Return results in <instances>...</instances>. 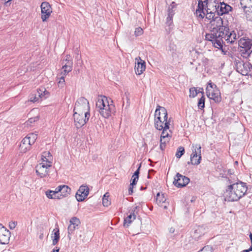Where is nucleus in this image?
<instances>
[{
    "instance_id": "nucleus-1",
    "label": "nucleus",
    "mask_w": 252,
    "mask_h": 252,
    "mask_svg": "<svg viewBox=\"0 0 252 252\" xmlns=\"http://www.w3.org/2000/svg\"><path fill=\"white\" fill-rule=\"evenodd\" d=\"M238 37L234 31H230L227 27L220 32L206 33L205 35V39L211 42L212 45L219 49H222L225 43L233 44Z\"/></svg>"
},
{
    "instance_id": "nucleus-2",
    "label": "nucleus",
    "mask_w": 252,
    "mask_h": 252,
    "mask_svg": "<svg viewBox=\"0 0 252 252\" xmlns=\"http://www.w3.org/2000/svg\"><path fill=\"white\" fill-rule=\"evenodd\" d=\"M90 107L89 101L81 97L76 101L73 109L75 125L77 128L83 126L90 117Z\"/></svg>"
},
{
    "instance_id": "nucleus-3",
    "label": "nucleus",
    "mask_w": 252,
    "mask_h": 252,
    "mask_svg": "<svg viewBox=\"0 0 252 252\" xmlns=\"http://www.w3.org/2000/svg\"><path fill=\"white\" fill-rule=\"evenodd\" d=\"M170 122L171 118L168 119L166 109L163 107L158 105L155 113V127L158 130H162L161 134L170 133H171Z\"/></svg>"
},
{
    "instance_id": "nucleus-4",
    "label": "nucleus",
    "mask_w": 252,
    "mask_h": 252,
    "mask_svg": "<svg viewBox=\"0 0 252 252\" xmlns=\"http://www.w3.org/2000/svg\"><path fill=\"white\" fill-rule=\"evenodd\" d=\"M228 185L224 192L225 200L237 201L242 198L247 191L246 184L242 182L232 183L229 180Z\"/></svg>"
},
{
    "instance_id": "nucleus-5",
    "label": "nucleus",
    "mask_w": 252,
    "mask_h": 252,
    "mask_svg": "<svg viewBox=\"0 0 252 252\" xmlns=\"http://www.w3.org/2000/svg\"><path fill=\"white\" fill-rule=\"evenodd\" d=\"M114 106L109 104L107 98L105 96H99L96 102V107L100 114L107 118L111 116Z\"/></svg>"
},
{
    "instance_id": "nucleus-6",
    "label": "nucleus",
    "mask_w": 252,
    "mask_h": 252,
    "mask_svg": "<svg viewBox=\"0 0 252 252\" xmlns=\"http://www.w3.org/2000/svg\"><path fill=\"white\" fill-rule=\"evenodd\" d=\"M206 93L208 97L213 99L215 102H220L221 101L220 91L215 84L211 82L208 83L206 89Z\"/></svg>"
},
{
    "instance_id": "nucleus-7",
    "label": "nucleus",
    "mask_w": 252,
    "mask_h": 252,
    "mask_svg": "<svg viewBox=\"0 0 252 252\" xmlns=\"http://www.w3.org/2000/svg\"><path fill=\"white\" fill-rule=\"evenodd\" d=\"M210 32L209 33H216L222 31L226 26H223L222 18L219 15L216 16L213 20L210 21L209 25Z\"/></svg>"
},
{
    "instance_id": "nucleus-8",
    "label": "nucleus",
    "mask_w": 252,
    "mask_h": 252,
    "mask_svg": "<svg viewBox=\"0 0 252 252\" xmlns=\"http://www.w3.org/2000/svg\"><path fill=\"white\" fill-rule=\"evenodd\" d=\"M238 45L242 48L241 52L244 57H248L252 54V40L241 38L238 41Z\"/></svg>"
},
{
    "instance_id": "nucleus-9",
    "label": "nucleus",
    "mask_w": 252,
    "mask_h": 252,
    "mask_svg": "<svg viewBox=\"0 0 252 252\" xmlns=\"http://www.w3.org/2000/svg\"><path fill=\"white\" fill-rule=\"evenodd\" d=\"M192 154L190 156V161L192 165H198L201 160V149L200 144H192Z\"/></svg>"
},
{
    "instance_id": "nucleus-10",
    "label": "nucleus",
    "mask_w": 252,
    "mask_h": 252,
    "mask_svg": "<svg viewBox=\"0 0 252 252\" xmlns=\"http://www.w3.org/2000/svg\"><path fill=\"white\" fill-rule=\"evenodd\" d=\"M41 18L43 22H45L50 17L52 13L51 5L46 1L42 2L41 5Z\"/></svg>"
},
{
    "instance_id": "nucleus-11",
    "label": "nucleus",
    "mask_w": 252,
    "mask_h": 252,
    "mask_svg": "<svg viewBox=\"0 0 252 252\" xmlns=\"http://www.w3.org/2000/svg\"><path fill=\"white\" fill-rule=\"evenodd\" d=\"M189 179L181 174L177 173L174 178V185L178 188H183L186 186L189 182Z\"/></svg>"
},
{
    "instance_id": "nucleus-12",
    "label": "nucleus",
    "mask_w": 252,
    "mask_h": 252,
    "mask_svg": "<svg viewBox=\"0 0 252 252\" xmlns=\"http://www.w3.org/2000/svg\"><path fill=\"white\" fill-rule=\"evenodd\" d=\"M52 165L47 164L42 162L37 164L36 167V173L40 178H44L48 175L49 168L51 167Z\"/></svg>"
},
{
    "instance_id": "nucleus-13",
    "label": "nucleus",
    "mask_w": 252,
    "mask_h": 252,
    "mask_svg": "<svg viewBox=\"0 0 252 252\" xmlns=\"http://www.w3.org/2000/svg\"><path fill=\"white\" fill-rule=\"evenodd\" d=\"M89 189L87 185H82L80 187L76 193V198L79 202L83 201L88 196Z\"/></svg>"
},
{
    "instance_id": "nucleus-14",
    "label": "nucleus",
    "mask_w": 252,
    "mask_h": 252,
    "mask_svg": "<svg viewBox=\"0 0 252 252\" xmlns=\"http://www.w3.org/2000/svg\"><path fill=\"white\" fill-rule=\"evenodd\" d=\"M10 237V232L4 227L0 228V243L1 244H7L9 243Z\"/></svg>"
},
{
    "instance_id": "nucleus-15",
    "label": "nucleus",
    "mask_w": 252,
    "mask_h": 252,
    "mask_svg": "<svg viewBox=\"0 0 252 252\" xmlns=\"http://www.w3.org/2000/svg\"><path fill=\"white\" fill-rule=\"evenodd\" d=\"M215 7L219 15L227 13L232 9V7L229 5L224 2H220L216 5Z\"/></svg>"
},
{
    "instance_id": "nucleus-16",
    "label": "nucleus",
    "mask_w": 252,
    "mask_h": 252,
    "mask_svg": "<svg viewBox=\"0 0 252 252\" xmlns=\"http://www.w3.org/2000/svg\"><path fill=\"white\" fill-rule=\"evenodd\" d=\"M135 60L137 61L135 66V73L137 75H140L145 70L146 63L139 57L136 58Z\"/></svg>"
},
{
    "instance_id": "nucleus-17",
    "label": "nucleus",
    "mask_w": 252,
    "mask_h": 252,
    "mask_svg": "<svg viewBox=\"0 0 252 252\" xmlns=\"http://www.w3.org/2000/svg\"><path fill=\"white\" fill-rule=\"evenodd\" d=\"M237 71L243 75H247L249 71V64L244 63L243 62H239L236 64Z\"/></svg>"
},
{
    "instance_id": "nucleus-18",
    "label": "nucleus",
    "mask_w": 252,
    "mask_h": 252,
    "mask_svg": "<svg viewBox=\"0 0 252 252\" xmlns=\"http://www.w3.org/2000/svg\"><path fill=\"white\" fill-rule=\"evenodd\" d=\"M32 144L30 142L28 138L23 139L19 145V149L22 153H26L31 149Z\"/></svg>"
},
{
    "instance_id": "nucleus-19",
    "label": "nucleus",
    "mask_w": 252,
    "mask_h": 252,
    "mask_svg": "<svg viewBox=\"0 0 252 252\" xmlns=\"http://www.w3.org/2000/svg\"><path fill=\"white\" fill-rule=\"evenodd\" d=\"M57 190L60 192L62 199L68 196L70 194L71 191V189L66 185H61L58 186L57 187Z\"/></svg>"
},
{
    "instance_id": "nucleus-20",
    "label": "nucleus",
    "mask_w": 252,
    "mask_h": 252,
    "mask_svg": "<svg viewBox=\"0 0 252 252\" xmlns=\"http://www.w3.org/2000/svg\"><path fill=\"white\" fill-rule=\"evenodd\" d=\"M166 200L164 194H160L159 192L157 193L156 202L158 205L162 207L165 209L167 208V203H166Z\"/></svg>"
},
{
    "instance_id": "nucleus-21",
    "label": "nucleus",
    "mask_w": 252,
    "mask_h": 252,
    "mask_svg": "<svg viewBox=\"0 0 252 252\" xmlns=\"http://www.w3.org/2000/svg\"><path fill=\"white\" fill-rule=\"evenodd\" d=\"M171 137L170 133L161 134L160 136V148L161 150H163L165 149L166 144L169 141L170 137Z\"/></svg>"
},
{
    "instance_id": "nucleus-22",
    "label": "nucleus",
    "mask_w": 252,
    "mask_h": 252,
    "mask_svg": "<svg viewBox=\"0 0 252 252\" xmlns=\"http://www.w3.org/2000/svg\"><path fill=\"white\" fill-rule=\"evenodd\" d=\"M42 162L51 165L52 157L49 152H45L42 155Z\"/></svg>"
},
{
    "instance_id": "nucleus-23",
    "label": "nucleus",
    "mask_w": 252,
    "mask_h": 252,
    "mask_svg": "<svg viewBox=\"0 0 252 252\" xmlns=\"http://www.w3.org/2000/svg\"><path fill=\"white\" fill-rule=\"evenodd\" d=\"M136 218V216L134 213H131L124 220V225L128 227L131 222Z\"/></svg>"
},
{
    "instance_id": "nucleus-24",
    "label": "nucleus",
    "mask_w": 252,
    "mask_h": 252,
    "mask_svg": "<svg viewBox=\"0 0 252 252\" xmlns=\"http://www.w3.org/2000/svg\"><path fill=\"white\" fill-rule=\"evenodd\" d=\"M42 95V93H40L38 90L34 94H31L30 96V100L32 102H36L39 101L41 99L40 96Z\"/></svg>"
},
{
    "instance_id": "nucleus-25",
    "label": "nucleus",
    "mask_w": 252,
    "mask_h": 252,
    "mask_svg": "<svg viewBox=\"0 0 252 252\" xmlns=\"http://www.w3.org/2000/svg\"><path fill=\"white\" fill-rule=\"evenodd\" d=\"M241 7L243 10L252 7V0H240Z\"/></svg>"
},
{
    "instance_id": "nucleus-26",
    "label": "nucleus",
    "mask_w": 252,
    "mask_h": 252,
    "mask_svg": "<svg viewBox=\"0 0 252 252\" xmlns=\"http://www.w3.org/2000/svg\"><path fill=\"white\" fill-rule=\"evenodd\" d=\"M54 231H55V232L54 233L52 244L53 245H55L57 244L60 239V232L59 229H57V230L54 229Z\"/></svg>"
},
{
    "instance_id": "nucleus-27",
    "label": "nucleus",
    "mask_w": 252,
    "mask_h": 252,
    "mask_svg": "<svg viewBox=\"0 0 252 252\" xmlns=\"http://www.w3.org/2000/svg\"><path fill=\"white\" fill-rule=\"evenodd\" d=\"M245 13V17L248 21L252 22V7L250 8L246 9L244 10Z\"/></svg>"
},
{
    "instance_id": "nucleus-28",
    "label": "nucleus",
    "mask_w": 252,
    "mask_h": 252,
    "mask_svg": "<svg viewBox=\"0 0 252 252\" xmlns=\"http://www.w3.org/2000/svg\"><path fill=\"white\" fill-rule=\"evenodd\" d=\"M109 194L108 192H106L103 195V197L102 198V204L104 206H108L110 203L111 202L109 200Z\"/></svg>"
},
{
    "instance_id": "nucleus-29",
    "label": "nucleus",
    "mask_w": 252,
    "mask_h": 252,
    "mask_svg": "<svg viewBox=\"0 0 252 252\" xmlns=\"http://www.w3.org/2000/svg\"><path fill=\"white\" fill-rule=\"evenodd\" d=\"M63 65L62 67V69L67 70L68 71H71L72 69L73 62L69 61L68 63H63Z\"/></svg>"
},
{
    "instance_id": "nucleus-30",
    "label": "nucleus",
    "mask_w": 252,
    "mask_h": 252,
    "mask_svg": "<svg viewBox=\"0 0 252 252\" xmlns=\"http://www.w3.org/2000/svg\"><path fill=\"white\" fill-rule=\"evenodd\" d=\"M37 134L34 133H31L27 135L25 137L28 138V139L30 140V142L33 144L37 139Z\"/></svg>"
},
{
    "instance_id": "nucleus-31",
    "label": "nucleus",
    "mask_w": 252,
    "mask_h": 252,
    "mask_svg": "<svg viewBox=\"0 0 252 252\" xmlns=\"http://www.w3.org/2000/svg\"><path fill=\"white\" fill-rule=\"evenodd\" d=\"M38 91H39L40 93H42V95L40 96L41 99H45L49 95V92L43 88L39 89Z\"/></svg>"
},
{
    "instance_id": "nucleus-32",
    "label": "nucleus",
    "mask_w": 252,
    "mask_h": 252,
    "mask_svg": "<svg viewBox=\"0 0 252 252\" xmlns=\"http://www.w3.org/2000/svg\"><path fill=\"white\" fill-rule=\"evenodd\" d=\"M200 92L199 91H198L196 88L193 87L189 89V97H195L198 93Z\"/></svg>"
},
{
    "instance_id": "nucleus-33",
    "label": "nucleus",
    "mask_w": 252,
    "mask_h": 252,
    "mask_svg": "<svg viewBox=\"0 0 252 252\" xmlns=\"http://www.w3.org/2000/svg\"><path fill=\"white\" fill-rule=\"evenodd\" d=\"M205 100V98L204 95H202V97L199 99V101L198 102L197 105L199 109H202L204 108Z\"/></svg>"
},
{
    "instance_id": "nucleus-34",
    "label": "nucleus",
    "mask_w": 252,
    "mask_h": 252,
    "mask_svg": "<svg viewBox=\"0 0 252 252\" xmlns=\"http://www.w3.org/2000/svg\"><path fill=\"white\" fill-rule=\"evenodd\" d=\"M70 224H72L75 226H78L80 224V221L79 219L74 217L70 220Z\"/></svg>"
},
{
    "instance_id": "nucleus-35",
    "label": "nucleus",
    "mask_w": 252,
    "mask_h": 252,
    "mask_svg": "<svg viewBox=\"0 0 252 252\" xmlns=\"http://www.w3.org/2000/svg\"><path fill=\"white\" fill-rule=\"evenodd\" d=\"M197 16L203 19L204 17L205 13L204 11V8H198L196 10Z\"/></svg>"
},
{
    "instance_id": "nucleus-36",
    "label": "nucleus",
    "mask_w": 252,
    "mask_h": 252,
    "mask_svg": "<svg viewBox=\"0 0 252 252\" xmlns=\"http://www.w3.org/2000/svg\"><path fill=\"white\" fill-rule=\"evenodd\" d=\"M76 226H75L72 224H70L69 225V226L68 227L67 230H68V237L69 240H70V239H71L70 235L72 234L73 231L76 229Z\"/></svg>"
},
{
    "instance_id": "nucleus-37",
    "label": "nucleus",
    "mask_w": 252,
    "mask_h": 252,
    "mask_svg": "<svg viewBox=\"0 0 252 252\" xmlns=\"http://www.w3.org/2000/svg\"><path fill=\"white\" fill-rule=\"evenodd\" d=\"M184 153L185 149L184 147L181 146L179 147L178 150L176 153V156L177 158H180Z\"/></svg>"
},
{
    "instance_id": "nucleus-38",
    "label": "nucleus",
    "mask_w": 252,
    "mask_h": 252,
    "mask_svg": "<svg viewBox=\"0 0 252 252\" xmlns=\"http://www.w3.org/2000/svg\"><path fill=\"white\" fill-rule=\"evenodd\" d=\"M53 192L54 193L53 195L52 199H61L62 198L61 197V196L60 195V192L57 190V187L56 188L55 190H53Z\"/></svg>"
},
{
    "instance_id": "nucleus-39",
    "label": "nucleus",
    "mask_w": 252,
    "mask_h": 252,
    "mask_svg": "<svg viewBox=\"0 0 252 252\" xmlns=\"http://www.w3.org/2000/svg\"><path fill=\"white\" fill-rule=\"evenodd\" d=\"M65 83V80L64 76H61L59 78L58 82V86L61 88H63Z\"/></svg>"
},
{
    "instance_id": "nucleus-40",
    "label": "nucleus",
    "mask_w": 252,
    "mask_h": 252,
    "mask_svg": "<svg viewBox=\"0 0 252 252\" xmlns=\"http://www.w3.org/2000/svg\"><path fill=\"white\" fill-rule=\"evenodd\" d=\"M206 14V18L211 21L216 17L215 13L212 12L207 13Z\"/></svg>"
},
{
    "instance_id": "nucleus-41",
    "label": "nucleus",
    "mask_w": 252,
    "mask_h": 252,
    "mask_svg": "<svg viewBox=\"0 0 252 252\" xmlns=\"http://www.w3.org/2000/svg\"><path fill=\"white\" fill-rule=\"evenodd\" d=\"M143 29L140 27H138L135 29L134 34L135 36H138L141 35L143 34Z\"/></svg>"
},
{
    "instance_id": "nucleus-42",
    "label": "nucleus",
    "mask_w": 252,
    "mask_h": 252,
    "mask_svg": "<svg viewBox=\"0 0 252 252\" xmlns=\"http://www.w3.org/2000/svg\"><path fill=\"white\" fill-rule=\"evenodd\" d=\"M198 252H212V248L209 246H206Z\"/></svg>"
},
{
    "instance_id": "nucleus-43",
    "label": "nucleus",
    "mask_w": 252,
    "mask_h": 252,
    "mask_svg": "<svg viewBox=\"0 0 252 252\" xmlns=\"http://www.w3.org/2000/svg\"><path fill=\"white\" fill-rule=\"evenodd\" d=\"M38 119H39V118L38 116L33 117V118H31L27 122V124L28 125H30L31 124H32V123L37 121V120H38Z\"/></svg>"
},
{
    "instance_id": "nucleus-44",
    "label": "nucleus",
    "mask_w": 252,
    "mask_h": 252,
    "mask_svg": "<svg viewBox=\"0 0 252 252\" xmlns=\"http://www.w3.org/2000/svg\"><path fill=\"white\" fill-rule=\"evenodd\" d=\"M54 193L53 190H48L45 192L46 196L49 199H52Z\"/></svg>"
},
{
    "instance_id": "nucleus-45",
    "label": "nucleus",
    "mask_w": 252,
    "mask_h": 252,
    "mask_svg": "<svg viewBox=\"0 0 252 252\" xmlns=\"http://www.w3.org/2000/svg\"><path fill=\"white\" fill-rule=\"evenodd\" d=\"M138 178L137 177H132V182L130 183V186L135 185L137 182Z\"/></svg>"
},
{
    "instance_id": "nucleus-46",
    "label": "nucleus",
    "mask_w": 252,
    "mask_h": 252,
    "mask_svg": "<svg viewBox=\"0 0 252 252\" xmlns=\"http://www.w3.org/2000/svg\"><path fill=\"white\" fill-rule=\"evenodd\" d=\"M16 225H17L16 221H11L9 223V227L10 229H13L14 228H15Z\"/></svg>"
},
{
    "instance_id": "nucleus-47",
    "label": "nucleus",
    "mask_w": 252,
    "mask_h": 252,
    "mask_svg": "<svg viewBox=\"0 0 252 252\" xmlns=\"http://www.w3.org/2000/svg\"><path fill=\"white\" fill-rule=\"evenodd\" d=\"M205 4L206 3L205 2H203L202 1L199 0L198 1V8H204Z\"/></svg>"
},
{
    "instance_id": "nucleus-48",
    "label": "nucleus",
    "mask_w": 252,
    "mask_h": 252,
    "mask_svg": "<svg viewBox=\"0 0 252 252\" xmlns=\"http://www.w3.org/2000/svg\"><path fill=\"white\" fill-rule=\"evenodd\" d=\"M65 57V59L63 61V63H68L69 61H72L71 60V56L70 55H67Z\"/></svg>"
},
{
    "instance_id": "nucleus-49",
    "label": "nucleus",
    "mask_w": 252,
    "mask_h": 252,
    "mask_svg": "<svg viewBox=\"0 0 252 252\" xmlns=\"http://www.w3.org/2000/svg\"><path fill=\"white\" fill-rule=\"evenodd\" d=\"M141 165H140L138 169L135 171L134 174L132 176L133 177H139V169L140 168Z\"/></svg>"
},
{
    "instance_id": "nucleus-50",
    "label": "nucleus",
    "mask_w": 252,
    "mask_h": 252,
    "mask_svg": "<svg viewBox=\"0 0 252 252\" xmlns=\"http://www.w3.org/2000/svg\"><path fill=\"white\" fill-rule=\"evenodd\" d=\"M70 71H67V70L62 69V71L61 72V76H64V77L66 76V75Z\"/></svg>"
},
{
    "instance_id": "nucleus-51",
    "label": "nucleus",
    "mask_w": 252,
    "mask_h": 252,
    "mask_svg": "<svg viewBox=\"0 0 252 252\" xmlns=\"http://www.w3.org/2000/svg\"><path fill=\"white\" fill-rule=\"evenodd\" d=\"M133 192V186H130L129 187V189H128V193H129V194H131Z\"/></svg>"
},
{
    "instance_id": "nucleus-52",
    "label": "nucleus",
    "mask_w": 252,
    "mask_h": 252,
    "mask_svg": "<svg viewBox=\"0 0 252 252\" xmlns=\"http://www.w3.org/2000/svg\"><path fill=\"white\" fill-rule=\"evenodd\" d=\"M172 15L173 14L172 13V12H169L168 14V16L167 18V20H171Z\"/></svg>"
},
{
    "instance_id": "nucleus-53",
    "label": "nucleus",
    "mask_w": 252,
    "mask_h": 252,
    "mask_svg": "<svg viewBox=\"0 0 252 252\" xmlns=\"http://www.w3.org/2000/svg\"><path fill=\"white\" fill-rule=\"evenodd\" d=\"M251 251H252V248H250L248 250H244L242 251V252H250Z\"/></svg>"
},
{
    "instance_id": "nucleus-54",
    "label": "nucleus",
    "mask_w": 252,
    "mask_h": 252,
    "mask_svg": "<svg viewBox=\"0 0 252 252\" xmlns=\"http://www.w3.org/2000/svg\"><path fill=\"white\" fill-rule=\"evenodd\" d=\"M174 231H175V229H174V228H171L170 229V230H169L170 232V233H174Z\"/></svg>"
},
{
    "instance_id": "nucleus-55",
    "label": "nucleus",
    "mask_w": 252,
    "mask_h": 252,
    "mask_svg": "<svg viewBox=\"0 0 252 252\" xmlns=\"http://www.w3.org/2000/svg\"><path fill=\"white\" fill-rule=\"evenodd\" d=\"M59 249H57L56 250L54 249L51 252H59Z\"/></svg>"
},
{
    "instance_id": "nucleus-56",
    "label": "nucleus",
    "mask_w": 252,
    "mask_h": 252,
    "mask_svg": "<svg viewBox=\"0 0 252 252\" xmlns=\"http://www.w3.org/2000/svg\"><path fill=\"white\" fill-rule=\"evenodd\" d=\"M250 238L251 241H252V233H251L250 234Z\"/></svg>"
},
{
    "instance_id": "nucleus-57",
    "label": "nucleus",
    "mask_w": 252,
    "mask_h": 252,
    "mask_svg": "<svg viewBox=\"0 0 252 252\" xmlns=\"http://www.w3.org/2000/svg\"><path fill=\"white\" fill-rule=\"evenodd\" d=\"M194 233H195V237H196V229H195L194 230Z\"/></svg>"
},
{
    "instance_id": "nucleus-58",
    "label": "nucleus",
    "mask_w": 252,
    "mask_h": 252,
    "mask_svg": "<svg viewBox=\"0 0 252 252\" xmlns=\"http://www.w3.org/2000/svg\"><path fill=\"white\" fill-rule=\"evenodd\" d=\"M209 10H210V9H207L206 10V13H209V12H210Z\"/></svg>"
},
{
    "instance_id": "nucleus-59",
    "label": "nucleus",
    "mask_w": 252,
    "mask_h": 252,
    "mask_svg": "<svg viewBox=\"0 0 252 252\" xmlns=\"http://www.w3.org/2000/svg\"><path fill=\"white\" fill-rule=\"evenodd\" d=\"M127 104H129V102H128V101H127Z\"/></svg>"
},
{
    "instance_id": "nucleus-60",
    "label": "nucleus",
    "mask_w": 252,
    "mask_h": 252,
    "mask_svg": "<svg viewBox=\"0 0 252 252\" xmlns=\"http://www.w3.org/2000/svg\"><path fill=\"white\" fill-rule=\"evenodd\" d=\"M1 226V225L0 224V226Z\"/></svg>"
}]
</instances>
